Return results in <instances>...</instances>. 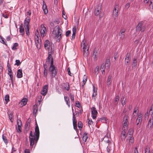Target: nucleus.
<instances>
[{"instance_id":"bb28decb","label":"nucleus","mask_w":153,"mask_h":153,"mask_svg":"<svg viewBox=\"0 0 153 153\" xmlns=\"http://www.w3.org/2000/svg\"><path fill=\"white\" fill-rule=\"evenodd\" d=\"M111 78H112L111 75H109L108 76L107 82V85L108 86L110 85L111 84V82H112Z\"/></svg>"},{"instance_id":"b1692460","label":"nucleus","mask_w":153,"mask_h":153,"mask_svg":"<svg viewBox=\"0 0 153 153\" xmlns=\"http://www.w3.org/2000/svg\"><path fill=\"white\" fill-rule=\"evenodd\" d=\"M16 76L18 78H21L22 77V69L18 70Z\"/></svg>"},{"instance_id":"2f4dec72","label":"nucleus","mask_w":153,"mask_h":153,"mask_svg":"<svg viewBox=\"0 0 153 153\" xmlns=\"http://www.w3.org/2000/svg\"><path fill=\"white\" fill-rule=\"evenodd\" d=\"M87 133H84L83 136L82 137V140L83 141H84V142H85L88 138V136H87Z\"/></svg>"},{"instance_id":"58836bf2","label":"nucleus","mask_w":153,"mask_h":153,"mask_svg":"<svg viewBox=\"0 0 153 153\" xmlns=\"http://www.w3.org/2000/svg\"><path fill=\"white\" fill-rule=\"evenodd\" d=\"M7 68H8V69H7L8 74L9 73H10L11 72H12L11 66L9 64L8 62V63H7Z\"/></svg>"},{"instance_id":"de8ad7c7","label":"nucleus","mask_w":153,"mask_h":153,"mask_svg":"<svg viewBox=\"0 0 153 153\" xmlns=\"http://www.w3.org/2000/svg\"><path fill=\"white\" fill-rule=\"evenodd\" d=\"M128 116L127 115H125L123 118V122H128Z\"/></svg>"},{"instance_id":"393cba45","label":"nucleus","mask_w":153,"mask_h":153,"mask_svg":"<svg viewBox=\"0 0 153 153\" xmlns=\"http://www.w3.org/2000/svg\"><path fill=\"white\" fill-rule=\"evenodd\" d=\"M19 32L22 35L25 34L24 28L23 24H22L20 26Z\"/></svg>"},{"instance_id":"c85d7f7f","label":"nucleus","mask_w":153,"mask_h":153,"mask_svg":"<svg viewBox=\"0 0 153 153\" xmlns=\"http://www.w3.org/2000/svg\"><path fill=\"white\" fill-rule=\"evenodd\" d=\"M137 61L136 58H134L133 60V63L132 64V68H135L137 66Z\"/></svg>"},{"instance_id":"c03bdc74","label":"nucleus","mask_w":153,"mask_h":153,"mask_svg":"<svg viewBox=\"0 0 153 153\" xmlns=\"http://www.w3.org/2000/svg\"><path fill=\"white\" fill-rule=\"evenodd\" d=\"M149 6L150 9H153V0L150 1Z\"/></svg>"},{"instance_id":"052dcab7","label":"nucleus","mask_w":153,"mask_h":153,"mask_svg":"<svg viewBox=\"0 0 153 153\" xmlns=\"http://www.w3.org/2000/svg\"><path fill=\"white\" fill-rule=\"evenodd\" d=\"M73 33H76V26H74L72 29Z\"/></svg>"},{"instance_id":"423d86ee","label":"nucleus","mask_w":153,"mask_h":153,"mask_svg":"<svg viewBox=\"0 0 153 153\" xmlns=\"http://www.w3.org/2000/svg\"><path fill=\"white\" fill-rule=\"evenodd\" d=\"M110 66V62L109 60L107 59L106 60L105 64L103 63L102 64L100 67V70L102 72V74H105V68L108 69L109 68Z\"/></svg>"},{"instance_id":"7c9ffc66","label":"nucleus","mask_w":153,"mask_h":153,"mask_svg":"<svg viewBox=\"0 0 153 153\" xmlns=\"http://www.w3.org/2000/svg\"><path fill=\"white\" fill-rule=\"evenodd\" d=\"M119 97L118 95H117L116 96L115 100L114 102V103L115 105H117L119 101Z\"/></svg>"},{"instance_id":"49530a36","label":"nucleus","mask_w":153,"mask_h":153,"mask_svg":"<svg viewBox=\"0 0 153 153\" xmlns=\"http://www.w3.org/2000/svg\"><path fill=\"white\" fill-rule=\"evenodd\" d=\"M2 139L4 142L5 143L7 144L8 143V140H7V137L6 136H4L3 135Z\"/></svg>"},{"instance_id":"09e8293b","label":"nucleus","mask_w":153,"mask_h":153,"mask_svg":"<svg viewBox=\"0 0 153 153\" xmlns=\"http://www.w3.org/2000/svg\"><path fill=\"white\" fill-rule=\"evenodd\" d=\"M145 153H150V148L148 146H147L146 148Z\"/></svg>"},{"instance_id":"c9c22d12","label":"nucleus","mask_w":153,"mask_h":153,"mask_svg":"<svg viewBox=\"0 0 153 153\" xmlns=\"http://www.w3.org/2000/svg\"><path fill=\"white\" fill-rule=\"evenodd\" d=\"M138 111L137 110V109L134 108V112L132 115V117H134L136 116L137 115V113H138Z\"/></svg>"},{"instance_id":"9d476101","label":"nucleus","mask_w":153,"mask_h":153,"mask_svg":"<svg viewBox=\"0 0 153 153\" xmlns=\"http://www.w3.org/2000/svg\"><path fill=\"white\" fill-rule=\"evenodd\" d=\"M102 6L101 4L97 5L95 7L94 10V14L96 16L100 14L101 11Z\"/></svg>"},{"instance_id":"4d7b16f0","label":"nucleus","mask_w":153,"mask_h":153,"mask_svg":"<svg viewBox=\"0 0 153 153\" xmlns=\"http://www.w3.org/2000/svg\"><path fill=\"white\" fill-rule=\"evenodd\" d=\"M100 121L102 123H106V120L105 118H101L100 120H99V121Z\"/></svg>"},{"instance_id":"a211bd4d","label":"nucleus","mask_w":153,"mask_h":153,"mask_svg":"<svg viewBox=\"0 0 153 153\" xmlns=\"http://www.w3.org/2000/svg\"><path fill=\"white\" fill-rule=\"evenodd\" d=\"M27 100L26 98H23L19 103V105L20 107H22L26 105L27 102Z\"/></svg>"},{"instance_id":"1a4fd4ad","label":"nucleus","mask_w":153,"mask_h":153,"mask_svg":"<svg viewBox=\"0 0 153 153\" xmlns=\"http://www.w3.org/2000/svg\"><path fill=\"white\" fill-rule=\"evenodd\" d=\"M52 52L51 51H48V56L47 59H46V62L45 64L47 66L50 63V65H51V62L52 61L53 62V57L51 56V54Z\"/></svg>"},{"instance_id":"f3484780","label":"nucleus","mask_w":153,"mask_h":153,"mask_svg":"<svg viewBox=\"0 0 153 153\" xmlns=\"http://www.w3.org/2000/svg\"><path fill=\"white\" fill-rule=\"evenodd\" d=\"M147 128L152 129L153 128V118H150L148 122Z\"/></svg>"},{"instance_id":"cd10ccee","label":"nucleus","mask_w":153,"mask_h":153,"mask_svg":"<svg viewBox=\"0 0 153 153\" xmlns=\"http://www.w3.org/2000/svg\"><path fill=\"white\" fill-rule=\"evenodd\" d=\"M63 88L67 91H68L69 88V84L68 82H66L63 84Z\"/></svg>"},{"instance_id":"f8f14e48","label":"nucleus","mask_w":153,"mask_h":153,"mask_svg":"<svg viewBox=\"0 0 153 153\" xmlns=\"http://www.w3.org/2000/svg\"><path fill=\"white\" fill-rule=\"evenodd\" d=\"M91 110L92 118L93 119H95L97 117V112L96 109L95 107H93L91 108Z\"/></svg>"},{"instance_id":"5701e85b","label":"nucleus","mask_w":153,"mask_h":153,"mask_svg":"<svg viewBox=\"0 0 153 153\" xmlns=\"http://www.w3.org/2000/svg\"><path fill=\"white\" fill-rule=\"evenodd\" d=\"M98 50H94L93 51V56L95 61H96L97 59Z\"/></svg>"},{"instance_id":"6e6552de","label":"nucleus","mask_w":153,"mask_h":153,"mask_svg":"<svg viewBox=\"0 0 153 153\" xmlns=\"http://www.w3.org/2000/svg\"><path fill=\"white\" fill-rule=\"evenodd\" d=\"M52 44H51L50 41L48 40H46L44 42V46L46 49H48L49 51H51L52 52L53 51V48L52 47Z\"/></svg>"},{"instance_id":"f03ea898","label":"nucleus","mask_w":153,"mask_h":153,"mask_svg":"<svg viewBox=\"0 0 153 153\" xmlns=\"http://www.w3.org/2000/svg\"><path fill=\"white\" fill-rule=\"evenodd\" d=\"M55 30H54V32L55 31L56 33L55 36V39H56V41L59 42L62 36V29L60 28L59 25H57L55 27Z\"/></svg>"},{"instance_id":"6e6d98bb","label":"nucleus","mask_w":153,"mask_h":153,"mask_svg":"<svg viewBox=\"0 0 153 153\" xmlns=\"http://www.w3.org/2000/svg\"><path fill=\"white\" fill-rule=\"evenodd\" d=\"M17 125L18 126H21L22 125V123L21 120H17Z\"/></svg>"},{"instance_id":"4c0bfd02","label":"nucleus","mask_w":153,"mask_h":153,"mask_svg":"<svg viewBox=\"0 0 153 153\" xmlns=\"http://www.w3.org/2000/svg\"><path fill=\"white\" fill-rule=\"evenodd\" d=\"M73 124H77V120L76 119V117L75 116V115L74 113H73Z\"/></svg>"},{"instance_id":"603ef678","label":"nucleus","mask_w":153,"mask_h":153,"mask_svg":"<svg viewBox=\"0 0 153 153\" xmlns=\"http://www.w3.org/2000/svg\"><path fill=\"white\" fill-rule=\"evenodd\" d=\"M21 64V62H20V60H16V63L15 64V65H16L17 66H19Z\"/></svg>"},{"instance_id":"ea45409f","label":"nucleus","mask_w":153,"mask_h":153,"mask_svg":"<svg viewBox=\"0 0 153 153\" xmlns=\"http://www.w3.org/2000/svg\"><path fill=\"white\" fill-rule=\"evenodd\" d=\"M19 45L18 43H15L13 45V46L12 47V49L13 50H16L17 49V47H18Z\"/></svg>"},{"instance_id":"20e7f679","label":"nucleus","mask_w":153,"mask_h":153,"mask_svg":"<svg viewBox=\"0 0 153 153\" xmlns=\"http://www.w3.org/2000/svg\"><path fill=\"white\" fill-rule=\"evenodd\" d=\"M30 22V17L28 16H27L25 20L24 27L25 29L26 34L27 36H28L29 34Z\"/></svg>"},{"instance_id":"39448f33","label":"nucleus","mask_w":153,"mask_h":153,"mask_svg":"<svg viewBox=\"0 0 153 153\" xmlns=\"http://www.w3.org/2000/svg\"><path fill=\"white\" fill-rule=\"evenodd\" d=\"M53 62L52 61L51 62V65H50L49 68V71L50 72L51 76L52 78L54 77L57 73V69L53 65Z\"/></svg>"},{"instance_id":"a19ab883","label":"nucleus","mask_w":153,"mask_h":153,"mask_svg":"<svg viewBox=\"0 0 153 153\" xmlns=\"http://www.w3.org/2000/svg\"><path fill=\"white\" fill-rule=\"evenodd\" d=\"M124 131L122 132V135H121V137L122 140H125L126 138L125 131Z\"/></svg>"},{"instance_id":"338daca9","label":"nucleus","mask_w":153,"mask_h":153,"mask_svg":"<svg viewBox=\"0 0 153 153\" xmlns=\"http://www.w3.org/2000/svg\"><path fill=\"white\" fill-rule=\"evenodd\" d=\"M10 79L11 81V82L12 84L13 83V75L12 76H10Z\"/></svg>"},{"instance_id":"864d4df0","label":"nucleus","mask_w":153,"mask_h":153,"mask_svg":"<svg viewBox=\"0 0 153 153\" xmlns=\"http://www.w3.org/2000/svg\"><path fill=\"white\" fill-rule=\"evenodd\" d=\"M82 123L81 121H79L78 124V127L79 128H82Z\"/></svg>"},{"instance_id":"2eb2a0df","label":"nucleus","mask_w":153,"mask_h":153,"mask_svg":"<svg viewBox=\"0 0 153 153\" xmlns=\"http://www.w3.org/2000/svg\"><path fill=\"white\" fill-rule=\"evenodd\" d=\"M41 29L40 31V33L41 36L42 37H44L46 35V29L44 25H41Z\"/></svg>"},{"instance_id":"72a5a7b5","label":"nucleus","mask_w":153,"mask_h":153,"mask_svg":"<svg viewBox=\"0 0 153 153\" xmlns=\"http://www.w3.org/2000/svg\"><path fill=\"white\" fill-rule=\"evenodd\" d=\"M33 111L34 114H36L37 111V105H35L33 106Z\"/></svg>"},{"instance_id":"79ce46f5","label":"nucleus","mask_w":153,"mask_h":153,"mask_svg":"<svg viewBox=\"0 0 153 153\" xmlns=\"http://www.w3.org/2000/svg\"><path fill=\"white\" fill-rule=\"evenodd\" d=\"M142 115L140 114H139L138 115L137 118V120L142 122Z\"/></svg>"},{"instance_id":"aec40b11","label":"nucleus","mask_w":153,"mask_h":153,"mask_svg":"<svg viewBox=\"0 0 153 153\" xmlns=\"http://www.w3.org/2000/svg\"><path fill=\"white\" fill-rule=\"evenodd\" d=\"M48 85H45L43 87L41 92V94L43 96L47 94L48 91Z\"/></svg>"},{"instance_id":"774afa93","label":"nucleus","mask_w":153,"mask_h":153,"mask_svg":"<svg viewBox=\"0 0 153 153\" xmlns=\"http://www.w3.org/2000/svg\"><path fill=\"white\" fill-rule=\"evenodd\" d=\"M76 104L77 107L79 108L80 106V104L78 101L76 102Z\"/></svg>"},{"instance_id":"3c124183","label":"nucleus","mask_w":153,"mask_h":153,"mask_svg":"<svg viewBox=\"0 0 153 153\" xmlns=\"http://www.w3.org/2000/svg\"><path fill=\"white\" fill-rule=\"evenodd\" d=\"M133 133V130L132 129L129 130L128 134L130 136H132Z\"/></svg>"},{"instance_id":"4be33fe9","label":"nucleus","mask_w":153,"mask_h":153,"mask_svg":"<svg viewBox=\"0 0 153 153\" xmlns=\"http://www.w3.org/2000/svg\"><path fill=\"white\" fill-rule=\"evenodd\" d=\"M42 8L45 14H47L48 13L47 6L45 2L44 1L43 2Z\"/></svg>"},{"instance_id":"0eeeda50","label":"nucleus","mask_w":153,"mask_h":153,"mask_svg":"<svg viewBox=\"0 0 153 153\" xmlns=\"http://www.w3.org/2000/svg\"><path fill=\"white\" fill-rule=\"evenodd\" d=\"M146 28V25L143 22H141L138 24L136 27V30L137 31L142 32L144 31Z\"/></svg>"},{"instance_id":"c756f323","label":"nucleus","mask_w":153,"mask_h":153,"mask_svg":"<svg viewBox=\"0 0 153 153\" xmlns=\"http://www.w3.org/2000/svg\"><path fill=\"white\" fill-rule=\"evenodd\" d=\"M121 103L122 105H125L126 102V98L124 96L121 100Z\"/></svg>"},{"instance_id":"9b49d317","label":"nucleus","mask_w":153,"mask_h":153,"mask_svg":"<svg viewBox=\"0 0 153 153\" xmlns=\"http://www.w3.org/2000/svg\"><path fill=\"white\" fill-rule=\"evenodd\" d=\"M119 10V5L118 4H116L113 10V16L115 19L118 16V12Z\"/></svg>"},{"instance_id":"4468645a","label":"nucleus","mask_w":153,"mask_h":153,"mask_svg":"<svg viewBox=\"0 0 153 153\" xmlns=\"http://www.w3.org/2000/svg\"><path fill=\"white\" fill-rule=\"evenodd\" d=\"M30 121L31 120L28 119L25 124V128L26 133H27L30 130Z\"/></svg>"},{"instance_id":"f704fd0d","label":"nucleus","mask_w":153,"mask_h":153,"mask_svg":"<svg viewBox=\"0 0 153 153\" xmlns=\"http://www.w3.org/2000/svg\"><path fill=\"white\" fill-rule=\"evenodd\" d=\"M65 100L66 102V104L69 107L70 105V103L69 101V98L67 97H64Z\"/></svg>"},{"instance_id":"dca6fc26","label":"nucleus","mask_w":153,"mask_h":153,"mask_svg":"<svg viewBox=\"0 0 153 153\" xmlns=\"http://www.w3.org/2000/svg\"><path fill=\"white\" fill-rule=\"evenodd\" d=\"M126 30L124 29H121L120 32L119 36L121 40H123L125 38V33Z\"/></svg>"},{"instance_id":"37998d69","label":"nucleus","mask_w":153,"mask_h":153,"mask_svg":"<svg viewBox=\"0 0 153 153\" xmlns=\"http://www.w3.org/2000/svg\"><path fill=\"white\" fill-rule=\"evenodd\" d=\"M149 113H150L151 117L153 118V104L152 105L151 108L149 111Z\"/></svg>"},{"instance_id":"473e14b6","label":"nucleus","mask_w":153,"mask_h":153,"mask_svg":"<svg viewBox=\"0 0 153 153\" xmlns=\"http://www.w3.org/2000/svg\"><path fill=\"white\" fill-rule=\"evenodd\" d=\"M93 94L92 95V97H95L97 94V88H95V87H94V86H93Z\"/></svg>"},{"instance_id":"69168bd1","label":"nucleus","mask_w":153,"mask_h":153,"mask_svg":"<svg viewBox=\"0 0 153 153\" xmlns=\"http://www.w3.org/2000/svg\"><path fill=\"white\" fill-rule=\"evenodd\" d=\"M67 71L68 72V74L70 76H72V75H71V74L70 72V68H67Z\"/></svg>"},{"instance_id":"bf43d9fd","label":"nucleus","mask_w":153,"mask_h":153,"mask_svg":"<svg viewBox=\"0 0 153 153\" xmlns=\"http://www.w3.org/2000/svg\"><path fill=\"white\" fill-rule=\"evenodd\" d=\"M70 97L71 100L72 102H74V95H73L70 94Z\"/></svg>"},{"instance_id":"a18cd8bd","label":"nucleus","mask_w":153,"mask_h":153,"mask_svg":"<svg viewBox=\"0 0 153 153\" xmlns=\"http://www.w3.org/2000/svg\"><path fill=\"white\" fill-rule=\"evenodd\" d=\"M4 100L5 102L7 103L9 101V96L8 95H6L4 98Z\"/></svg>"},{"instance_id":"13d9d810","label":"nucleus","mask_w":153,"mask_h":153,"mask_svg":"<svg viewBox=\"0 0 153 153\" xmlns=\"http://www.w3.org/2000/svg\"><path fill=\"white\" fill-rule=\"evenodd\" d=\"M99 66L97 67L95 70V73H96L97 74L98 73L99 71Z\"/></svg>"},{"instance_id":"e2e57ef3","label":"nucleus","mask_w":153,"mask_h":153,"mask_svg":"<svg viewBox=\"0 0 153 153\" xmlns=\"http://www.w3.org/2000/svg\"><path fill=\"white\" fill-rule=\"evenodd\" d=\"M71 33V31L70 30H68L65 33V35L66 36H68Z\"/></svg>"},{"instance_id":"ddd939ff","label":"nucleus","mask_w":153,"mask_h":153,"mask_svg":"<svg viewBox=\"0 0 153 153\" xmlns=\"http://www.w3.org/2000/svg\"><path fill=\"white\" fill-rule=\"evenodd\" d=\"M35 43L38 48H40L41 46V42L40 39H39L38 36H36L34 37Z\"/></svg>"},{"instance_id":"a878e982","label":"nucleus","mask_w":153,"mask_h":153,"mask_svg":"<svg viewBox=\"0 0 153 153\" xmlns=\"http://www.w3.org/2000/svg\"><path fill=\"white\" fill-rule=\"evenodd\" d=\"M128 122H123V131H126L128 129Z\"/></svg>"},{"instance_id":"680f3d73","label":"nucleus","mask_w":153,"mask_h":153,"mask_svg":"<svg viewBox=\"0 0 153 153\" xmlns=\"http://www.w3.org/2000/svg\"><path fill=\"white\" fill-rule=\"evenodd\" d=\"M86 82V79L85 78V79H83V81H82V86H83L85 84V83Z\"/></svg>"},{"instance_id":"7ed1b4c3","label":"nucleus","mask_w":153,"mask_h":153,"mask_svg":"<svg viewBox=\"0 0 153 153\" xmlns=\"http://www.w3.org/2000/svg\"><path fill=\"white\" fill-rule=\"evenodd\" d=\"M81 45L83 46V55L84 56H87L88 53V50L89 49V46L86 43V40L84 39L82 42Z\"/></svg>"},{"instance_id":"6ab92c4d","label":"nucleus","mask_w":153,"mask_h":153,"mask_svg":"<svg viewBox=\"0 0 153 153\" xmlns=\"http://www.w3.org/2000/svg\"><path fill=\"white\" fill-rule=\"evenodd\" d=\"M130 60V54L127 53L126 54V56L125 59V64L126 65L127 67H128V65H129V62Z\"/></svg>"},{"instance_id":"f257e3e1","label":"nucleus","mask_w":153,"mask_h":153,"mask_svg":"<svg viewBox=\"0 0 153 153\" xmlns=\"http://www.w3.org/2000/svg\"><path fill=\"white\" fill-rule=\"evenodd\" d=\"M39 131L38 125L36 126L35 131L33 134L32 131H30L29 136L30 145L31 147H33V145L36 144L39 140Z\"/></svg>"},{"instance_id":"e433bc0d","label":"nucleus","mask_w":153,"mask_h":153,"mask_svg":"<svg viewBox=\"0 0 153 153\" xmlns=\"http://www.w3.org/2000/svg\"><path fill=\"white\" fill-rule=\"evenodd\" d=\"M129 144H132L134 142V137L132 136H129Z\"/></svg>"},{"instance_id":"412c9836","label":"nucleus","mask_w":153,"mask_h":153,"mask_svg":"<svg viewBox=\"0 0 153 153\" xmlns=\"http://www.w3.org/2000/svg\"><path fill=\"white\" fill-rule=\"evenodd\" d=\"M47 68L46 65H44L43 68V76L44 77L47 78V75L48 74V71L47 69Z\"/></svg>"},{"instance_id":"5fc2aeb1","label":"nucleus","mask_w":153,"mask_h":153,"mask_svg":"<svg viewBox=\"0 0 153 153\" xmlns=\"http://www.w3.org/2000/svg\"><path fill=\"white\" fill-rule=\"evenodd\" d=\"M88 124L89 126L90 127V126L92 125L93 124V122L91 120L88 119Z\"/></svg>"},{"instance_id":"8fccbe9b","label":"nucleus","mask_w":153,"mask_h":153,"mask_svg":"<svg viewBox=\"0 0 153 153\" xmlns=\"http://www.w3.org/2000/svg\"><path fill=\"white\" fill-rule=\"evenodd\" d=\"M9 119L10 120V121L12 122L13 121V119L12 118L13 117V114L10 113L9 115Z\"/></svg>"},{"instance_id":"0e129e2a","label":"nucleus","mask_w":153,"mask_h":153,"mask_svg":"<svg viewBox=\"0 0 153 153\" xmlns=\"http://www.w3.org/2000/svg\"><path fill=\"white\" fill-rule=\"evenodd\" d=\"M129 6H130L129 3H127V4H126L125 7V8L126 9H128V8H129Z\"/></svg>"}]
</instances>
